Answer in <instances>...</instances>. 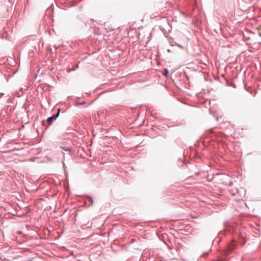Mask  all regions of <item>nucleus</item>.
Returning <instances> with one entry per match:
<instances>
[{
  "label": "nucleus",
  "mask_w": 261,
  "mask_h": 261,
  "mask_svg": "<svg viewBox=\"0 0 261 261\" xmlns=\"http://www.w3.org/2000/svg\"><path fill=\"white\" fill-rule=\"evenodd\" d=\"M60 109H58V112L56 114L53 115L51 117H49L47 119V122L48 123L49 125H50L54 120H56L58 117L59 116L60 114Z\"/></svg>",
  "instance_id": "obj_2"
},
{
  "label": "nucleus",
  "mask_w": 261,
  "mask_h": 261,
  "mask_svg": "<svg viewBox=\"0 0 261 261\" xmlns=\"http://www.w3.org/2000/svg\"><path fill=\"white\" fill-rule=\"evenodd\" d=\"M75 67H77H77H78V65H76L75 66Z\"/></svg>",
  "instance_id": "obj_11"
},
{
  "label": "nucleus",
  "mask_w": 261,
  "mask_h": 261,
  "mask_svg": "<svg viewBox=\"0 0 261 261\" xmlns=\"http://www.w3.org/2000/svg\"><path fill=\"white\" fill-rule=\"evenodd\" d=\"M260 32L259 33V35L261 36V25L260 26Z\"/></svg>",
  "instance_id": "obj_8"
},
{
  "label": "nucleus",
  "mask_w": 261,
  "mask_h": 261,
  "mask_svg": "<svg viewBox=\"0 0 261 261\" xmlns=\"http://www.w3.org/2000/svg\"><path fill=\"white\" fill-rule=\"evenodd\" d=\"M84 103V102H80V103H79V105H82V104H83Z\"/></svg>",
  "instance_id": "obj_9"
},
{
  "label": "nucleus",
  "mask_w": 261,
  "mask_h": 261,
  "mask_svg": "<svg viewBox=\"0 0 261 261\" xmlns=\"http://www.w3.org/2000/svg\"><path fill=\"white\" fill-rule=\"evenodd\" d=\"M195 155H196V153H195V152H194V155H193V156L194 157Z\"/></svg>",
  "instance_id": "obj_10"
},
{
  "label": "nucleus",
  "mask_w": 261,
  "mask_h": 261,
  "mask_svg": "<svg viewBox=\"0 0 261 261\" xmlns=\"http://www.w3.org/2000/svg\"><path fill=\"white\" fill-rule=\"evenodd\" d=\"M22 93H23V88H20V91L18 93V96H20V95H21L22 94Z\"/></svg>",
  "instance_id": "obj_5"
},
{
  "label": "nucleus",
  "mask_w": 261,
  "mask_h": 261,
  "mask_svg": "<svg viewBox=\"0 0 261 261\" xmlns=\"http://www.w3.org/2000/svg\"><path fill=\"white\" fill-rule=\"evenodd\" d=\"M88 197L89 198L88 202L90 204L89 205H92L93 201V199H92V197L90 196H88Z\"/></svg>",
  "instance_id": "obj_4"
},
{
  "label": "nucleus",
  "mask_w": 261,
  "mask_h": 261,
  "mask_svg": "<svg viewBox=\"0 0 261 261\" xmlns=\"http://www.w3.org/2000/svg\"><path fill=\"white\" fill-rule=\"evenodd\" d=\"M205 255H207V254L206 253H204V256Z\"/></svg>",
  "instance_id": "obj_12"
},
{
  "label": "nucleus",
  "mask_w": 261,
  "mask_h": 261,
  "mask_svg": "<svg viewBox=\"0 0 261 261\" xmlns=\"http://www.w3.org/2000/svg\"><path fill=\"white\" fill-rule=\"evenodd\" d=\"M168 73V71L167 69H164V74L165 75V76H167V74Z\"/></svg>",
  "instance_id": "obj_6"
},
{
  "label": "nucleus",
  "mask_w": 261,
  "mask_h": 261,
  "mask_svg": "<svg viewBox=\"0 0 261 261\" xmlns=\"http://www.w3.org/2000/svg\"><path fill=\"white\" fill-rule=\"evenodd\" d=\"M87 225V227H90V226H91L92 223L90 222H88Z\"/></svg>",
  "instance_id": "obj_7"
},
{
  "label": "nucleus",
  "mask_w": 261,
  "mask_h": 261,
  "mask_svg": "<svg viewBox=\"0 0 261 261\" xmlns=\"http://www.w3.org/2000/svg\"><path fill=\"white\" fill-rule=\"evenodd\" d=\"M181 77H182L183 79H177L176 82L177 83L178 85L179 86H180L181 87H184L185 88L189 87L188 83H186L185 81V79L187 81H188V79L187 77V76L184 74L181 75Z\"/></svg>",
  "instance_id": "obj_1"
},
{
  "label": "nucleus",
  "mask_w": 261,
  "mask_h": 261,
  "mask_svg": "<svg viewBox=\"0 0 261 261\" xmlns=\"http://www.w3.org/2000/svg\"><path fill=\"white\" fill-rule=\"evenodd\" d=\"M60 148L65 151H70V148H69L68 147H67V146H61Z\"/></svg>",
  "instance_id": "obj_3"
}]
</instances>
